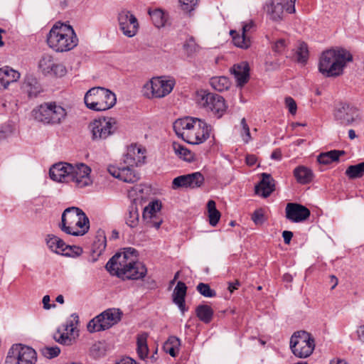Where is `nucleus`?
Wrapping results in <instances>:
<instances>
[{"instance_id":"a878e982","label":"nucleus","mask_w":364,"mask_h":364,"mask_svg":"<svg viewBox=\"0 0 364 364\" xmlns=\"http://www.w3.org/2000/svg\"><path fill=\"white\" fill-rule=\"evenodd\" d=\"M201 126L191 130L195 138L193 141L184 139V141L191 144H199L204 142L210 136V127L204 121L201 120Z\"/></svg>"},{"instance_id":"4be33fe9","label":"nucleus","mask_w":364,"mask_h":364,"mask_svg":"<svg viewBox=\"0 0 364 364\" xmlns=\"http://www.w3.org/2000/svg\"><path fill=\"white\" fill-rule=\"evenodd\" d=\"M83 212L77 207H70L66 208L61 216V223L59 227L61 230L66 234H70L73 225L79 219L80 215Z\"/></svg>"},{"instance_id":"4468645a","label":"nucleus","mask_w":364,"mask_h":364,"mask_svg":"<svg viewBox=\"0 0 364 364\" xmlns=\"http://www.w3.org/2000/svg\"><path fill=\"white\" fill-rule=\"evenodd\" d=\"M174 83L172 80H163L161 77H154L145 85L144 88L151 90L152 97H163L169 94Z\"/></svg>"},{"instance_id":"2f4dec72","label":"nucleus","mask_w":364,"mask_h":364,"mask_svg":"<svg viewBox=\"0 0 364 364\" xmlns=\"http://www.w3.org/2000/svg\"><path fill=\"white\" fill-rule=\"evenodd\" d=\"M73 331V323L72 321H67L65 324L63 325L61 328H58V331L54 333L53 338L55 341L63 345H70L72 339L68 336L64 331Z\"/></svg>"},{"instance_id":"72a5a7b5","label":"nucleus","mask_w":364,"mask_h":364,"mask_svg":"<svg viewBox=\"0 0 364 364\" xmlns=\"http://www.w3.org/2000/svg\"><path fill=\"white\" fill-rule=\"evenodd\" d=\"M3 89L7 88L11 82H16L20 78V73L10 67L6 66L1 68Z\"/></svg>"},{"instance_id":"39448f33","label":"nucleus","mask_w":364,"mask_h":364,"mask_svg":"<svg viewBox=\"0 0 364 364\" xmlns=\"http://www.w3.org/2000/svg\"><path fill=\"white\" fill-rule=\"evenodd\" d=\"M34 118L48 124H60L66 118L67 112L55 102H45L33 110Z\"/></svg>"},{"instance_id":"a18cd8bd","label":"nucleus","mask_w":364,"mask_h":364,"mask_svg":"<svg viewBox=\"0 0 364 364\" xmlns=\"http://www.w3.org/2000/svg\"><path fill=\"white\" fill-rule=\"evenodd\" d=\"M149 14L156 27L161 28L165 25L166 18L162 10L155 9L154 11H149Z\"/></svg>"},{"instance_id":"c03bdc74","label":"nucleus","mask_w":364,"mask_h":364,"mask_svg":"<svg viewBox=\"0 0 364 364\" xmlns=\"http://www.w3.org/2000/svg\"><path fill=\"white\" fill-rule=\"evenodd\" d=\"M346 174L349 178H360L364 174V161L355 165L348 166Z\"/></svg>"},{"instance_id":"393cba45","label":"nucleus","mask_w":364,"mask_h":364,"mask_svg":"<svg viewBox=\"0 0 364 364\" xmlns=\"http://www.w3.org/2000/svg\"><path fill=\"white\" fill-rule=\"evenodd\" d=\"M232 71L237 80V85L242 87L250 78V67L247 62L243 61L234 65Z\"/></svg>"},{"instance_id":"bf43d9fd","label":"nucleus","mask_w":364,"mask_h":364,"mask_svg":"<svg viewBox=\"0 0 364 364\" xmlns=\"http://www.w3.org/2000/svg\"><path fill=\"white\" fill-rule=\"evenodd\" d=\"M50 299L48 295H46L43 296L42 302L43 304V308L45 309H50L52 307L55 306V304H53V305L50 304Z\"/></svg>"},{"instance_id":"a19ab883","label":"nucleus","mask_w":364,"mask_h":364,"mask_svg":"<svg viewBox=\"0 0 364 364\" xmlns=\"http://www.w3.org/2000/svg\"><path fill=\"white\" fill-rule=\"evenodd\" d=\"M207 209L209 223L211 226L215 227L218 223L221 216L220 213L216 209L215 202L210 200L207 203Z\"/></svg>"},{"instance_id":"6e6552de","label":"nucleus","mask_w":364,"mask_h":364,"mask_svg":"<svg viewBox=\"0 0 364 364\" xmlns=\"http://www.w3.org/2000/svg\"><path fill=\"white\" fill-rule=\"evenodd\" d=\"M121 315L119 309H109L90 320L87 330L94 333L108 329L120 321Z\"/></svg>"},{"instance_id":"680f3d73","label":"nucleus","mask_w":364,"mask_h":364,"mask_svg":"<svg viewBox=\"0 0 364 364\" xmlns=\"http://www.w3.org/2000/svg\"><path fill=\"white\" fill-rule=\"evenodd\" d=\"M117 364H137L136 361L129 357L122 358L120 362Z\"/></svg>"},{"instance_id":"ddd939ff","label":"nucleus","mask_w":364,"mask_h":364,"mask_svg":"<svg viewBox=\"0 0 364 364\" xmlns=\"http://www.w3.org/2000/svg\"><path fill=\"white\" fill-rule=\"evenodd\" d=\"M134 166L120 163L118 166L110 165L107 167L108 172L114 178L129 183L137 182L140 176L133 168Z\"/></svg>"},{"instance_id":"774afa93","label":"nucleus","mask_w":364,"mask_h":364,"mask_svg":"<svg viewBox=\"0 0 364 364\" xmlns=\"http://www.w3.org/2000/svg\"><path fill=\"white\" fill-rule=\"evenodd\" d=\"M284 281L287 282H291L293 280V277L290 274H284L283 276Z\"/></svg>"},{"instance_id":"bb28decb","label":"nucleus","mask_w":364,"mask_h":364,"mask_svg":"<svg viewBox=\"0 0 364 364\" xmlns=\"http://www.w3.org/2000/svg\"><path fill=\"white\" fill-rule=\"evenodd\" d=\"M186 290V284L183 282H178L173 292V301L178 306L183 314L187 311L185 305Z\"/></svg>"},{"instance_id":"aec40b11","label":"nucleus","mask_w":364,"mask_h":364,"mask_svg":"<svg viewBox=\"0 0 364 364\" xmlns=\"http://www.w3.org/2000/svg\"><path fill=\"white\" fill-rule=\"evenodd\" d=\"M72 170V164L63 162L58 163L54 164L50 168V177L57 182L70 183V171Z\"/></svg>"},{"instance_id":"58836bf2","label":"nucleus","mask_w":364,"mask_h":364,"mask_svg":"<svg viewBox=\"0 0 364 364\" xmlns=\"http://www.w3.org/2000/svg\"><path fill=\"white\" fill-rule=\"evenodd\" d=\"M181 341L177 337L171 336L165 342L163 348L166 353L172 357H176L178 353Z\"/></svg>"},{"instance_id":"2eb2a0df","label":"nucleus","mask_w":364,"mask_h":364,"mask_svg":"<svg viewBox=\"0 0 364 364\" xmlns=\"http://www.w3.org/2000/svg\"><path fill=\"white\" fill-rule=\"evenodd\" d=\"M91 169L84 164L73 165V170L70 171V183H75L77 188H84L92 183L90 178Z\"/></svg>"},{"instance_id":"8fccbe9b","label":"nucleus","mask_w":364,"mask_h":364,"mask_svg":"<svg viewBox=\"0 0 364 364\" xmlns=\"http://www.w3.org/2000/svg\"><path fill=\"white\" fill-rule=\"evenodd\" d=\"M240 124L242 127L240 134L244 142L247 144L252 139V137L250 135V128L246 122L245 118H242L241 119Z\"/></svg>"},{"instance_id":"7c9ffc66","label":"nucleus","mask_w":364,"mask_h":364,"mask_svg":"<svg viewBox=\"0 0 364 364\" xmlns=\"http://www.w3.org/2000/svg\"><path fill=\"white\" fill-rule=\"evenodd\" d=\"M46 242L51 251L58 254H63L69 247L62 239L54 235H48L46 238Z\"/></svg>"},{"instance_id":"338daca9","label":"nucleus","mask_w":364,"mask_h":364,"mask_svg":"<svg viewBox=\"0 0 364 364\" xmlns=\"http://www.w3.org/2000/svg\"><path fill=\"white\" fill-rule=\"evenodd\" d=\"M271 157H272V159H277V160H280L281 158H282V155H281L280 151H274V152H272V154L271 155Z\"/></svg>"},{"instance_id":"603ef678","label":"nucleus","mask_w":364,"mask_h":364,"mask_svg":"<svg viewBox=\"0 0 364 364\" xmlns=\"http://www.w3.org/2000/svg\"><path fill=\"white\" fill-rule=\"evenodd\" d=\"M285 105L289 109V112L294 115L296 113L297 106L295 100L291 97H287L285 98Z\"/></svg>"},{"instance_id":"7ed1b4c3","label":"nucleus","mask_w":364,"mask_h":364,"mask_svg":"<svg viewBox=\"0 0 364 364\" xmlns=\"http://www.w3.org/2000/svg\"><path fill=\"white\" fill-rule=\"evenodd\" d=\"M46 41L53 50L65 52L74 48L78 39L71 26L58 22L50 30Z\"/></svg>"},{"instance_id":"37998d69","label":"nucleus","mask_w":364,"mask_h":364,"mask_svg":"<svg viewBox=\"0 0 364 364\" xmlns=\"http://www.w3.org/2000/svg\"><path fill=\"white\" fill-rule=\"evenodd\" d=\"M161 205L158 200H154L146 206L143 211V218H152L155 217L157 213L161 210Z\"/></svg>"},{"instance_id":"ea45409f","label":"nucleus","mask_w":364,"mask_h":364,"mask_svg":"<svg viewBox=\"0 0 364 364\" xmlns=\"http://www.w3.org/2000/svg\"><path fill=\"white\" fill-rule=\"evenodd\" d=\"M172 146L175 154L184 161L191 162L194 159L193 154L182 144L173 142Z\"/></svg>"},{"instance_id":"864d4df0","label":"nucleus","mask_w":364,"mask_h":364,"mask_svg":"<svg viewBox=\"0 0 364 364\" xmlns=\"http://www.w3.org/2000/svg\"><path fill=\"white\" fill-rule=\"evenodd\" d=\"M287 47V42L285 39L280 38L277 40L272 46V50L277 53H282L284 51Z\"/></svg>"},{"instance_id":"f257e3e1","label":"nucleus","mask_w":364,"mask_h":364,"mask_svg":"<svg viewBox=\"0 0 364 364\" xmlns=\"http://www.w3.org/2000/svg\"><path fill=\"white\" fill-rule=\"evenodd\" d=\"M136 250L129 247L116 253L106 264L107 270L123 279H143L147 272L145 265L137 261Z\"/></svg>"},{"instance_id":"de8ad7c7","label":"nucleus","mask_w":364,"mask_h":364,"mask_svg":"<svg viewBox=\"0 0 364 364\" xmlns=\"http://www.w3.org/2000/svg\"><path fill=\"white\" fill-rule=\"evenodd\" d=\"M309 57V50L307 45L304 43H300L296 51V58L299 63L306 62Z\"/></svg>"},{"instance_id":"49530a36","label":"nucleus","mask_w":364,"mask_h":364,"mask_svg":"<svg viewBox=\"0 0 364 364\" xmlns=\"http://www.w3.org/2000/svg\"><path fill=\"white\" fill-rule=\"evenodd\" d=\"M197 291L203 296L213 298L216 296L215 290L212 289L208 284L200 282L196 287Z\"/></svg>"},{"instance_id":"9d476101","label":"nucleus","mask_w":364,"mask_h":364,"mask_svg":"<svg viewBox=\"0 0 364 364\" xmlns=\"http://www.w3.org/2000/svg\"><path fill=\"white\" fill-rule=\"evenodd\" d=\"M13 358L18 360L21 364H35L37 360L35 350L21 344H16L11 348L6 357V363H12Z\"/></svg>"},{"instance_id":"0eeeda50","label":"nucleus","mask_w":364,"mask_h":364,"mask_svg":"<svg viewBox=\"0 0 364 364\" xmlns=\"http://www.w3.org/2000/svg\"><path fill=\"white\" fill-rule=\"evenodd\" d=\"M315 348L314 338L306 331L295 332L290 339V348L294 355L300 358H306L311 355Z\"/></svg>"},{"instance_id":"3c124183","label":"nucleus","mask_w":364,"mask_h":364,"mask_svg":"<svg viewBox=\"0 0 364 364\" xmlns=\"http://www.w3.org/2000/svg\"><path fill=\"white\" fill-rule=\"evenodd\" d=\"M181 9L186 12H191L197 5L198 0H179Z\"/></svg>"},{"instance_id":"f8f14e48","label":"nucleus","mask_w":364,"mask_h":364,"mask_svg":"<svg viewBox=\"0 0 364 364\" xmlns=\"http://www.w3.org/2000/svg\"><path fill=\"white\" fill-rule=\"evenodd\" d=\"M117 19L119 29L125 36L131 38L136 34L139 23L132 12L122 10L119 13Z\"/></svg>"},{"instance_id":"1a4fd4ad","label":"nucleus","mask_w":364,"mask_h":364,"mask_svg":"<svg viewBox=\"0 0 364 364\" xmlns=\"http://www.w3.org/2000/svg\"><path fill=\"white\" fill-rule=\"evenodd\" d=\"M117 122L114 118H99L91 122L89 129L93 141L105 140L117 130Z\"/></svg>"},{"instance_id":"052dcab7","label":"nucleus","mask_w":364,"mask_h":364,"mask_svg":"<svg viewBox=\"0 0 364 364\" xmlns=\"http://www.w3.org/2000/svg\"><path fill=\"white\" fill-rule=\"evenodd\" d=\"M295 1L296 0H289V3H287L286 11L289 14L295 12Z\"/></svg>"},{"instance_id":"5701e85b","label":"nucleus","mask_w":364,"mask_h":364,"mask_svg":"<svg viewBox=\"0 0 364 364\" xmlns=\"http://www.w3.org/2000/svg\"><path fill=\"white\" fill-rule=\"evenodd\" d=\"M274 180L271 175L263 173L262 180L255 186V193L263 198H267L274 191Z\"/></svg>"},{"instance_id":"6ab92c4d","label":"nucleus","mask_w":364,"mask_h":364,"mask_svg":"<svg viewBox=\"0 0 364 364\" xmlns=\"http://www.w3.org/2000/svg\"><path fill=\"white\" fill-rule=\"evenodd\" d=\"M285 212L286 218L293 223L303 222L310 216V210L305 206L298 203H287Z\"/></svg>"},{"instance_id":"4d7b16f0","label":"nucleus","mask_w":364,"mask_h":364,"mask_svg":"<svg viewBox=\"0 0 364 364\" xmlns=\"http://www.w3.org/2000/svg\"><path fill=\"white\" fill-rule=\"evenodd\" d=\"M254 26V23L252 21H250L249 23H243L242 26V33H243L245 36H249V33L252 29Z\"/></svg>"},{"instance_id":"473e14b6","label":"nucleus","mask_w":364,"mask_h":364,"mask_svg":"<svg viewBox=\"0 0 364 364\" xmlns=\"http://www.w3.org/2000/svg\"><path fill=\"white\" fill-rule=\"evenodd\" d=\"M149 334L146 332L141 333L136 336V353L141 360H145L148 358L149 347L147 345V338Z\"/></svg>"},{"instance_id":"c9c22d12","label":"nucleus","mask_w":364,"mask_h":364,"mask_svg":"<svg viewBox=\"0 0 364 364\" xmlns=\"http://www.w3.org/2000/svg\"><path fill=\"white\" fill-rule=\"evenodd\" d=\"M213 314V309L207 304L198 305L196 309V316L205 323H209L212 321Z\"/></svg>"},{"instance_id":"c85d7f7f","label":"nucleus","mask_w":364,"mask_h":364,"mask_svg":"<svg viewBox=\"0 0 364 364\" xmlns=\"http://www.w3.org/2000/svg\"><path fill=\"white\" fill-rule=\"evenodd\" d=\"M265 9L272 20L277 21L282 19L284 6L279 0H270Z\"/></svg>"},{"instance_id":"79ce46f5","label":"nucleus","mask_w":364,"mask_h":364,"mask_svg":"<svg viewBox=\"0 0 364 364\" xmlns=\"http://www.w3.org/2000/svg\"><path fill=\"white\" fill-rule=\"evenodd\" d=\"M139 213L136 204H132L128 209L126 223L130 228H136L139 224Z\"/></svg>"},{"instance_id":"a211bd4d","label":"nucleus","mask_w":364,"mask_h":364,"mask_svg":"<svg viewBox=\"0 0 364 364\" xmlns=\"http://www.w3.org/2000/svg\"><path fill=\"white\" fill-rule=\"evenodd\" d=\"M145 159V149L136 144H132L127 147L122 161L124 164L138 166L144 164Z\"/></svg>"},{"instance_id":"9b49d317","label":"nucleus","mask_w":364,"mask_h":364,"mask_svg":"<svg viewBox=\"0 0 364 364\" xmlns=\"http://www.w3.org/2000/svg\"><path fill=\"white\" fill-rule=\"evenodd\" d=\"M201 119L198 118L186 117L178 119L173 123V129L178 137L188 139L193 141L195 138L193 133L190 132L197 127H200Z\"/></svg>"},{"instance_id":"dca6fc26","label":"nucleus","mask_w":364,"mask_h":364,"mask_svg":"<svg viewBox=\"0 0 364 364\" xmlns=\"http://www.w3.org/2000/svg\"><path fill=\"white\" fill-rule=\"evenodd\" d=\"M204 182V177L200 172L182 175L175 178L172 182V188H196L200 187Z\"/></svg>"},{"instance_id":"4c0bfd02","label":"nucleus","mask_w":364,"mask_h":364,"mask_svg":"<svg viewBox=\"0 0 364 364\" xmlns=\"http://www.w3.org/2000/svg\"><path fill=\"white\" fill-rule=\"evenodd\" d=\"M210 85L214 90L223 92L230 87V82L225 76H216L210 79Z\"/></svg>"},{"instance_id":"20e7f679","label":"nucleus","mask_w":364,"mask_h":364,"mask_svg":"<svg viewBox=\"0 0 364 364\" xmlns=\"http://www.w3.org/2000/svg\"><path fill=\"white\" fill-rule=\"evenodd\" d=\"M87 108L94 111H105L112 108L117 102L116 95L108 89L95 87L90 89L84 97Z\"/></svg>"},{"instance_id":"f704fd0d","label":"nucleus","mask_w":364,"mask_h":364,"mask_svg":"<svg viewBox=\"0 0 364 364\" xmlns=\"http://www.w3.org/2000/svg\"><path fill=\"white\" fill-rule=\"evenodd\" d=\"M345 154L344 151L331 150L321 153L318 156L317 161L319 164L327 165L333 161H337L341 156Z\"/></svg>"},{"instance_id":"69168bd1","label":"nucleus","mask_w":364,"mask_h":364,"mask_svg":"<svg viewBox=\"0 0 364 364\" xmlns=\"http://www.w3.org/2000/svg\"><path fill=\"white\" fill-rule=\"evenodd\" d=\"M246 162L248 165L252 166L256 163V157L254 155H248L246 157Z\"/></svg>"},{"instance_id":"0e129e2a","label":"nucleus","mask_w":364,"mask_h":364,"mask_svg":"<svg viewBox=\"0 0 364 364\" xmlns=\"http://www.w3.org/2000/svg\"><path fill=\"white\" fill-rule=\"evenodd\" d=\"M240 286V282L238 281H235V282L229 283L228 290L230 292H233L234 290L237 289Z\"/></svg>"},{"instance_id":"6e6d98bb","label":"nucleus","mask_w":364,"mask_h":364,"mask_svg":"<svg viewBox=\"0 0 364 364\" xmlns=\"http://www.w3.org/2000/svg\"><path fill=\"white\" fill-rule=\"evenodd\" d=\"M196 44L193 38H190L183 44V48L187 50L188 53H191L196 51Z\"/></svg>"},{"instance_id":"5fc2aeb1","label":"nucleus","mask_w":364,"mask_h":364,"mask_svg":"<svg viewBox=\"0 0 364 364\" xmlns=\"http://www.w3.org/2000/svg\"><path fill=\"white\" fill-rule=\"evenodd\" d=\"M264 214L262 210H257L252 215V219L256 225L263 223Z\"/></svg>"},{"instance_id":"c756f323","label":"nucleus","mask_w":364,"mask_h":364,"mask_svg":"<svg viewBox=\"0 0 364 364\" xmlns=\"http://www.w3.org/2000/svg\"><path fill=\"white\" fill-rule=\"evenodd\" d=\"M293 174L296 181L303 185L311 183L314 178L313 171L309 168L304 166L296 167L293 171Z\"/></svg>"},{"instance_id":"b1692460","label":"nucleus","mask_w":364,"mask_h":364,"mask_svg":"<svg viewBox=\"0 0 364 364\" xmlns=\"http://www.w3.org/2000/svg\"><path fill=\"white\" fill-rule=\"evenodd\" d=\"M21 88L29 97H36L42 92L41 84L33 75H26Z\"/></svg>"},{"instance_id":"09e8293b","label":"nucleus","mask_w":364,"mask_h":364,"mask_svg":"<svg viewBox=\"0 0 364 364\" xmlns=\"http://www.w3.org/2000/svg\"><path fill=\"white\" fill-rule=\"evenodd\" d=\"M41 353L44 357L51 359L57 357L60 354V350L58 346L45 347L41 349Z\"/></svg>"},{"instance_id":"e433bc0d","label":"nucleus","mask_w":364,"mask_h":364,"mask_svg":"<svg viewBox=\"0 0 364 364\" xmlns=\"http://www.w3.org/2000/svg\"><path fill=\"white\" fill-rule=\"evenodd\" d=\"M230 35L235 46L242 49H247L250 46L251 41L249 36L239 33L236 31H230Z\"/></svg>"},{"instance_id":"f03ea898","label":"nucleus","mask_w":364,"mask_h":364,"mask_svg":"<svg viewBox=\"0 0 364 364\" xmlns=\"http://www.w3.org/2000/svg\"><path fill=\"white\" fill-rule=\"evenodd\" d=\"M352 55L344 49H329L323 51L319 58L318 70L325 77H337L343 73L346 63Z\"/></svg>"},{"instance_id":"423d86ee","label":"nucleus","mask_w":364,"mask_h":364,"mask_svg":"<svg viewBox=\"0 0 364 364\" xmlns=\"http://www.w3.org/2000/svg\"><path fill=\"white\" fill-rule=\"evenodd\" d=\"M196 101L199 107L211 112L218 118L221 117L226 111L224 98L217 94L200 90L196 92Z\"/></svg>"},{"instance_id":"e2e57ef3","label":"nucleus","mask_w":364,"mask_h":364,"mask_svg":"<svg viewBox=\"0 0 364 364\" xmlns=\"http://www.w3.org/2000/svg\"><path fill=\"white\" fill-rule=\"evenodd\" d=\"M357 333L359 340L364 343V325L360 326Z\"/></svg>"},{"instance_id":"13d9d810","label":"nucleus","mask_w":364,"mask_h":364,"mask_svg":"<svg viewBox=\"0 0 364 364\" xmlns=\"http://www.w3.org/2000/svg\"><path fill=\"white\" fill-rule=\"evenodd\" d=\"M282 237H283L284 243L288 245L291 242V240L293 237V233L291 231L284 230L282 232Z\"/></svg>"},{"instance_id":"f3484780","label":"nucleus","mask_w":364,"mask_h":364,"mask_svg":"<svg viewBox=\"0 0 364 364\" xmlns=\"http://www.w3.org/2000/svg\"><path fill=\"white\" fill-rule=\"evenodd\" d=\"M39 68L44 74H53L56 76H63L66 70L65 66L53 58L51 55L44 54L38 63Z\"/></svg>"},{"instance_id":"cd10ccee","label":"nucleus","mask_w":364,"mask_h":364,"mask_svg":"<svg viewBox=\"0 0 364 364\" xmlns=\"http://www.w3.org/2000/svg\"><path fill=\"white\" fill-rule=\"evenodd\" d=\"M90 229V220L84 212L80 215L79 219L73 225L69 235L74 236H82L86 234Z\"/></svg>"},{"instance_id":"412c9836","label":"nucleus","mask_w":364,"mask_h":364,"mask_svg":"<svg viewBox=\"0 0 364 364\" xmlns=\"http://www.w3.org/2000/svg\"><path fill=\"white\" fill-rule=\"evenodd\" d=\"M335 117L343 124H350L358 117V109L348 104H341L335 112Z\"/></svg>"}]
</instances>
